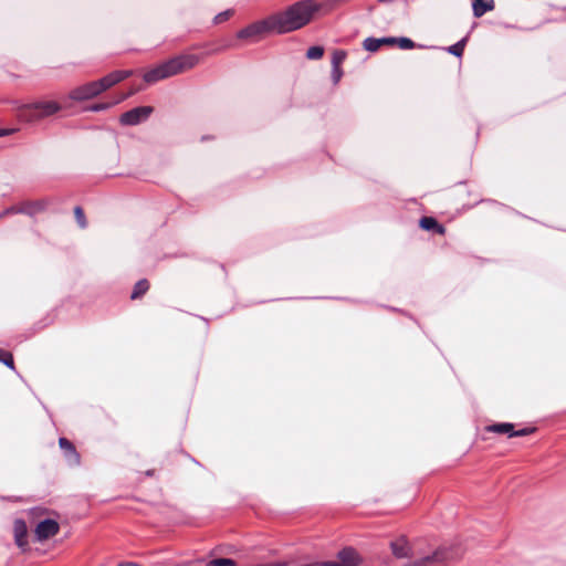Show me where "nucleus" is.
<instances>
[{
    "label": "nucleus",
    "instance_id": "obj_9",
    "mask_svg": "<svg viewBox=\"0 0 566 566\" xmlns=\"http://www.w3.org/2000/svg\"><path fill=\"white\" fill-rule=\"evenodd\" d=\"M60 530L59 523L54 520L46 518L41 521L35 528V537L42 542L57 534Z\"/></svg>",
    "mask_w": 566,
    "mask_h": 566
},
{
    "label": "nucleus",
    "instance_id": "obj_21",
    "mask_svg": "<svg viewBox=\"0 0 566 566\" xmlns=\"http://www.w3.org/2000/svg\"><path fill=\"white\" fill-rule=\"evenodd\" d=\"M465 42H467V38H463L462 40H460L459 42H457L455 44L453 45H450L447 51L452 54V55H455V56H461L463 54V50H464V46H465Z\"/></svg>",
    "mask_w": 566,
    "mask_h": 566
},
{
    "label": "nucleus",
    "instance_id": "obj_12",
    "mask_svg": "<svg viewBox=\"0 0 566 566\" xmlns=\"http://www.w3.org/2000/svg\"><path fill=\"white\" fill-rule=\"evenodd\" d=\"M42 209H43V205L41 202H24L19 207H11V208L7 209L2 214H0V218L4 214H10V213H24L28 216H34Z\"/></svg>",
    "mask_w": 566,
    "mask_h": 566
},
{
    "label": "nucleus",
    "instance_id": "obj_1",
    "mask_svg": "<svg viewBox=\"0 0 566 566\" xmlns=\"http://www.w3.org/2000/svg\"><path fill=\"white\" fill-rule=\"evenodd\" d=\"M319 9L321 4L314 0H301L284 11L273 14L276 33L284 34L303 28L311 22Z\"/></svg>",
    "mask_w": 566,
    "mask_h": 566
},
{
    "label": "nucleus",
    "instance_id": "obj_29",
    "mask_svg": "<svg viewBox=\"0 0 566 566\" xmlns=\"http://www.w3.org/2000/svg\"><path fill=\"white\" fill-rule=\"evenodd\" d=\"M342 76H343L342 69L332 66V80L335 85L340 81Z\"/></svg>",
    "mask_w": 566,
    "mask_h": 566
},
{
    "label": "nucleus",
    "instance_id": "obj_25",
    "mask_svg": "<svg viewBox=\"0 0 566 566\" xmlns=\"http://www.w3.org/2000/svg\"><path fill=\"white\" fill-rule=\"evenodd\" d=\"M237 563L231 558H216L208 562L207 566H235Z\"/></svg>",
    "mask_w": 566,
    "mask_h": 566
},
{
    "label": "nucleus",
    "instance_id": "obj_22",
    "mask_svg": "<svg viewBox=\"0 0 566 566\" xmlns=\"http://www.w3.org/2000/svg\"><path fill=\"white\" fill-rule=\"evenodd\" d=\"M395 44H397L401 50H411L417 46V44L409 38H395Z\"/></svg>",
    "mask_w": 566,
    "mask_h": 566
},
{
    "label": "nucleus",
    "instance_id": "obj_27",
    "mask_svg": "<svg viewBox=\"0 0 566 566\" xmlns=\"http://www.w3.org/2000/svg\"><path fill=\"white\" fill-rule=\"evenodd\" d=\"M0 361L11 369L14 367L13 357L8 352H0Z\"/></svg>",
    "mask_w": 566,
    "mask_h": 566
},
{
    "label": "nucleus",
    "instance_id": "obj_17",
    "mask_svg": "<svg viewBox=\"0 0 566 566\" xmlns=\"http://www.w3.org/2000/svg\"><path fill=\"white\" fill-rule=\"evenodd\" d=\"M494 1L493 0H472V9L475 18H480L485 14L488 11L493 10Z\"/></svg>",
    "mask_w": 566,
    "mask_h": 566
},
{
    "label": "nucleus",
    "instance_id": "obj_26",
    "mask_svg": "<svg viewBox=\"0 0 566 566\" xmlns=\"http://www.w3.org/2000/svg\"><path fill=\"white\" fill-rule=\"evenodd\" d=\"M234 11L231 10V9H228V10H224L220 13H218L214 19H213V23L214 24H220L227 20H229L232 15H233Z\"/></svg>",
    "mask_w": 566,
    "mask_h": 566
},
{
    "label": "nucleus",
    "instance_id": "obj_19",
    "mask_svg": "<svg viewBox=\"0 0 566 566\" xmlns=\"http://www.w3.org/2000/svg\"><path fill=\"white\" fill-rule=\"evenodd\" d=\"M132 94H133V92H129L127 94H123L117 99H115L114 102H111V103H96V104L90 106L88 111H91V112L106 111L109 107H112L113 105H116V104L120 103L122 101L126 99Z\"/></svg>",
    "mask_w": 566,
    "mask_h": 566
},
{
    "label": "nucleus",
    "instance_id": "obj_18",
    "mask_svg": "<svg viewBox=\"0 0 566 566\" xmlns=\"http://www.w3.org/2000/svg\"><path fill=\"white\" fill-rule=\"evenodd\" d=\"M420 227L423 230L434 231V232H437L439 234H443L444 233L443 226L438 223V221L434 218H432V217H422L420 219Z\"/></svg>",
    "mask_w": 566,
    "mask_h": 566
},
{
    "label": "nucleus",
    "instance_id": "obj_16",
    "mask_svg": "<svg viewBox=\"0 0 566 566\" xmlns=\"http://www.w3.org/2000/svg\"><path fill=\"white\" fill-rule=\"evenodd\" d=\"M13 532H14L15 544L19 547L27 546V544H28V542H27L28 528H27V524H25V522L23 520H15L14 521Z\"/></svg>",
    "mask_w": 566,
    "mask_h": 566
},
{
    "label": "nucleus",
    "instance_id": "obj_8",
    "mask_svg": "<svg viewBox=\"0 0 566 566\" xmlns=\"http://www.w3.org/2000/svg\"><path fill=\"white\" fill-rule=\"evenodd\" d=\"M338 562H323L324 566H358L360 557L352 547H345L337 554Z\"/></svg>",
    "mask_w": 566,
    "mask_h": 566
},
{
    "label": "nucleus",
    "instance_id": "obj_3",
    "mask_svg": "<svg viewBox=\"0 0 566 566\" xmlns=\"http://www.w3.org/2000/svg\"><path fill=\"white\" fill-rule=\"evenodd\" d=\"M61 109L59 103L53 101L35 102L33 104H23L19 107V117L28 123H33L49 117Z\"/></svg>",
    "mask_w": 566,
    "mask_h": 566
},
{
    "label": "nucleus",
    "instance_id": "obj_23",
    "mask_svg": "<svg viewBox=\"0 0 566 566\" xmlns=\"http://www.w3.org/2000/svg\"><path fill=\"white\" fill-rule=\"evenodd\" d=\"M347 53L343 50H336L333 52L332 66L340 67V64L345 61Z\"/></svg>",
    "mask_w": 566,
    "mask_h": 566
},
{
    "label": "nucleus",
    "instance_id": "obj_13",
    "mask_svg": "<svg viewBox=\"0 0 566 566\" xmlns=\"http://www.w3.org/2000/svg\"><path fill=\"white\" fill-rule=\"evenodd\" d=\"M395 38L394 36H384V38H366L363 42V48L368 52H376L382 45H394Z\"/></svg>",
    "mask_w": 566,
    "mask_h": 566
},
{
    "label": "nucleus",
    "instance_id": "obj_10",
    "mask_svg": "<svg viewBox=\"0 0 566 566\" xmlns=\"http://www.w3.org/2000/svg\"><path fill=\"white\" fill-rule=\"evenodd\" d=\"M133 74L132 71H115L101 80L96 81L99 87L101 93L122 82L123 80L129 77Z\"/></svg>",
    "mask_w": 566,
    "mask_h": 566
},
{
    "label": "nucleus",
    "instance_id": "obj_7",
    "mask_svg": "<svg viewBox=\"0 0 566 566\" xmlns=\"http://www.w3.org/2000/svg\"><path fill=\"white\" fill-rule=\"evenodd\" d=\"M101 94L97 82H90L82 86H78L70 92V98L73 101H86L96 97Z\"/></svg>",
    "mask_w": 566,
    "mask_h": 566
},
{
    "label": "nucleus",
    "instance_id": "obj_11",
    "mask_svg": "<svg viewBox=\"0 0 566 566\" xmlns=\"http://www.w3.org/2000/svg\"><path fill=\"white\" fill-rule=\"evenodd\" d=\"M489 430L496 433H509L510 437H523L527 436L534 429L524 428L517 431L513 430V424L509 422L495 423L489 427Z\"/></svg>",
    "mask_w": 566,
    "mask_h": 566
},
{
    "label": "nucleus",
    "instance_id": "obj_24",
    "mask_svg": "<svg viewBox=\"0 0 566 566\" xmlns=\"http://www.w3.org/2000/svg\"><path fill=\"white\" fill-rule=\"evenodd\" d=\"M324 49L318 45L311 46L306 52V57L310 60H318L323 56Z\"/></svg>",
    "mask_w": 566,
    "mask_h": 566
},
{
    "label": "nucleus",
    "instance_id": "obj_15",
    "mask_svg": "<svg viewBox=\"0 0 566 566\" xmlns=\"http://www.w3.org/2000/svg\"><path fill=\"white\" fill-rule=\"evenodd\" d=\"M390 548L392 554L397 558H406L411 554V548L406 539V537H400L397 541L390 543Z\"/></svg>",
    "mask_w": 566,
    "mask_h": 566
},
{
    "label": "nucleus",
    "instance_id": "obj_30",
    "mask_svg": "<svg viewBox=\"0 0 566 566\" xmlns=\"http://www.w3.org/2000/svg\"><path fill=\"white\" fill-rule=\"evenodd\" d=\"M15 130H17L15 128H10V129H0V137L11 135V134H13Z\"/></svg>",
    "mask_w": 566,
    "mask_h": 566
},
{
    "label": "nucleus",
    "instance_id": "obj_6",
    "mask_svg": "<svg viewBox=\"0 0 566 566\" xmlns=\"http://www.w3.org/2000/svg\"><path fill=\"white\" fill-rule=\"evenodd\" d=\"M154 108L151 106H139L127 111L120 115L119 123L124 126H135L146 122L151 115Z\"/></svg>",
    "mask_w": 566,
    "mask_h": 566
},
{
    "label": "nucleus",
    "instance_id": "obj_14",
    "mask_svg": "<svg viewBox=\"0 0 566 566\" xmlns=\"http://www.w3.org/2000/svg\"><path fill=\"white\" fill-rule=\"evenodd\" d=\"M59 444L64 451V455L71 465L80 464V454L75 450L73 443L66 438H60Z\"/></svg>",
    "mask_w": 566,
    "mask_h": 566
},
{
    "label": "nucleus",
    "instance_id": "obj_2",
    "mask_svg": "<svg viewBox=\"0 0 566 566\" xmlns=\"http://www.w3.org/2000/svg\"><path fill=\"white\" fill-rule=\"evenodd\" d=\"M198 63L199 56L197 55H179L146 72L144 74V80L147 83H155L157 81L182 73L186 70H190L195 67Z\"/></svg>",
    "mask_w": 566,
    "mask_h": 566
},
{
    "label": "nucleus",
    "instance_id": "obj_4",
    "mask_svg": "<svg viewBox=\"0 0 566 566\" xmlns=\"http://www.w3.org/2000/svg\"><path fill=\"white\" fill-rule=\"evenodd\" d=\"M269 33H276V24L273 14L241 29L237 33V38L240 40L256 42Z\"/></svg>",
    "mask_w": 566,
    "mask_h": 566
},
{
    "label": "nucleus",
    "instance_id": "obj_5",
    "mask_svg": "<svg viewBox=\"0 0 566 566\" xmlns=\"http://www.w3.org/2000/svg\"><path fill=\"white\" fill-rule=\"evenodd\" d=\"M458 554L448 547H440L431 555H427L405 566H444L447 562L457 558Z\"/></svg>",
    "mask_w": 566,
    "mask_h": 566
},
{
    "label": "nucleus",
    "instance_id": "obj_28",
    "mask_svg": "<svg viewBox=\"0 0 566 566\" xmlns=\"http://www.w3.org/2000/svg\"><path fill=\"white\" fill-rule=\"evenodd\" d=\"M74 213H75V218H76V221L80 224V227L85 228L86 222H85V217H84V212H83L82 208L75 207Z\"/></svg>",
    "mask_w": 566,
    "mask_h": 566
},
{
    "label": "nucleus",
    "instance_id": "obj_20",
    "mask_svg": "<svg viewBox=\"0 0 566 566\" xmlns=\"http://www.w3.org/2000/svg\"><path fill=\"white\" fill-rule=\"evenodd\" d=\"M148 289H149L148 281L147 280H139L135 284L130 297L133 300L139 298L140 296H143L148 291Z\"/></svg>",
    "mask_w": 566,
    "mask_h": 566
}]
</instances>
